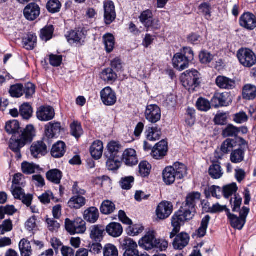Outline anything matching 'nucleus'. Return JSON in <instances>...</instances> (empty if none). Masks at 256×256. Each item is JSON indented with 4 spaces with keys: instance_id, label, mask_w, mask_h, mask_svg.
<instances>
[{
    "instance_id": "44",
    "label": "nucleus",
    "mask_w": 256,
    "mask_h": 256,
    "mask_svg": "<svg viewBox=\"0 0 256 256\" xmlns=\"http://www.w3.org/2000/svg\"><path fill=\"white\" fill-rule=\"evenodd\" d=\"M210 220V216L208 215L206 216L202 220L200 226L196 231L198 237L204 236L206 232L208 224Z\"/></svg>"
},
{
    "instance_id": "4",
    "label": "nucleus",
    "mask_w": 256,
    "mask_h": 256,
    "mask_svg": "<svg viewBox=\"0 0 256 256\" xmlns=\"http://www.w3.org/2000/svg\"><path fill=\"white\" fill-rule=\"evenodd\" d=\"M194 216L192 211L186 208H180L172 216V225L176 229L180 230L181 226L184 225L186 221L192 219Z\"/></svg>"
},
{
    "instance_id": "28",
    "label": "nucleus",
    "mask_w": 256,
    "mask_h": 256,
    "mask_svg": "<svg viewBox=\"0 0 256 256\" xmlns=\"http://www.w3.org/2000/svg\"><path fill=\"white\" fill-rule=\"evenodd\" d=\"M216 84L220 88L232 89L235 86V82L224 76H218L216 79Z\"/></svg>"
},
{
    "instance_id": "27",
    "label": "nucleus",
    "mask_w": 256,
    "mask_h": 256,
    "mask_svg": "<svg viewBox=\"0 0 256 256\" xmlns=\"http://www.w3.org/2000/svg\"><path fill=\"white\" fill-rule=\"evenodd\" d=\"M86 200L83 196H74L68 202V206L70 208L78 210L84 206Z\"/></svg>"
},
{
    "instance_id": "29",
    "label": "nucleus",
    "mask_w": 256,
    "mask_h": 256,
    "mask_svg": "<svg viewBox=\"0 0 256 256\" xmlns=\"http://www.w3.org/2000/svg\"><path fill=\"white\" fill-rule=\"evenodd\" d=\"M103 144L100 140H96L93 142L90 148V152L92 158L98 160L101 158L103 152Z\"/></svg>"
},
{
    "instance_id": "32",
    "label": "nucleus",
    "mask_w": 256,
    "mask_h": 256,
    "mask_svg": "<svg viewBox=\"0 0 256 256\" xmlns=\"http://www.w3.org/2000/svg\"><path fill=\"white\" fill-rule=\"evenodd\" d=\"M62 176V172L58 169L50 170L46 173L48 180L55 184H60Z\"/></svg>"
},
{
    "instance_id": "37",
    "label": "nucleus",
    "mask_w": 256,
    "mask_h": 256,
    "mask_svg": "<svg viewBox=\"0 0 256 256\" xmlns=\"http://www.w3.org/2000/svg\"><path fill=\"white\" fill-rule=\"evenodd\" d=\"M100 77L104 82H112L116 79L117 75L112 68H108L102 72Z\"/></svg>"
},
{
    "instance_id": "41",
    "label": "nucleus",
    "mask_w": 256,
    "mask_h": 256,
    "mask_svg": "<svg viewBox=\"0 0 256 256\" xmlns=\"http://www.w3.org/2000/svg\"><path fill=\"white\" fill-rule=\"evenodd\" d=\"M212 104L216 108L226 106V98L224 94H216L212 100Z\"/></svg>"
},
{
    "instance_id": "30",
    "label": "nucleus",
    "mask_w": 256,
    "mask_h": 256,
    "mask_svg": "<svg viewBox=\"0 0 256 256\" xmlns=\"http://www.w3.org/2000/svg\"><path fill=\"white\" fill-rule=\"evenodd\" d=\"M98 217L99 212L96 208L90 207L84 212V220L90 223L96 222Z\"/></svg>"
},
{
    "instance_id": "18",
    "label": "nucleus",
    "mask_w": 256,
    "mask_h": 256,
    "mask_svg": "<svg viewBox=\"0 0 256 256\" xmlns=\"http://www.w3.org/2000/svg\"><path fill=\"white\" fill-rule=\"evenodd\" d=\"M122 160L128 166L136 165L138 160L136 151L132 148L126 150L122 154Z\"/></svg>"
},
{
    "instance_id": "5",
    "label": "nucleus",
    "mask_w": 256,
    "mask_h": 256,
    "mask_svg": "<svg viewBox=\"0 0 256 256\" xmlns=\"http://www.w3.org/2000/svg\"><path fill=\"white\" fill-rule=\"evenodd\" d=\"M240 63L245 67L250 68L256 64V56L250 49L242 48L237 53Z\"/></svg>"
},
{
    "instance_id": "61",
    "label": "nucleus",
    "mask_w": 256,
    "mask_h": 256,
    "mask_svg": "<svg viewBox=\"0 0 256 256\" xmlns=\"http://www.w3.org/2000/svg\"><path fill=\"white\" fill-rule=\"evenodd\" d=\"M134 180V178L132 176L122 178L120 181V186L124 190H130L132 186Z\"/></svg>"
},
{
    "instance_id": "17",
    "label": "nucleus",
    "mask_w": 256,
    "mask_h": 256,
    "mask_svg": "<svg viewBox=\"0 0 256 256\" xmlns=\"http://www.w3.org/2000/svg\"><path fill=\"white\" fill-rule=\"evenodd\" d=\"M30 152L34 158H38L47 153V146L42 141L34 142L30 146Z\"/></svg>"
},
{
    "instance_id": "11",
    "label": "nucleus",
    "mask_w": 256,
    "mask_h": 256,
    "mask_svg": "<svg viewBox=\"0 0 256 256\" xmlns=\"http://www.w3.org/2000/svg\"><path fill=\"white\" fill-rule=\"evenodd\" d=\"M100 97L104 104L108 106L114 105L117 100L115 92L109 86L100 92Z\"/></svg>"
},
{
    "instance_id": "49",
    "label": "nucleus",
    "mask_w": 256,
    "mask_h": 256,
    "mask_svg": "<svg viewBox=\"0 0 256 256\" xmlns=\"http://www.w3.org/2000/svg\"><path fill=\"white\" fill-rule=\"evenodd\" d=\"M123 246L126 250L125 252L138 251V244L133 240L130 238H126L123 241Z\"/></svg>"
},
{
    "instance_id": "45",
    "label": "nucleus",
    "mask_w": 256,
    "mask_h": 256,
    "mask_svg": "<svg viewBox=\"0 0 256 256\" xmlns=\"http://www.w3.org/2000/svg\"><path fill=\"white\" fill-rule=\"evenodd\" d=\"M115 208V204L112 202L106 200L102 202L100 210L102 214H109L113 212Z\"/></svg>"
},
{
    "instance_id": "31",
    "label": "nucleus",
    "mask_w": 256,
    "mask_h": 256,
    "mask_svg": "<svg viewBox=\"0 0 256 256\" xmlns=\"http://www.w3.org/2000/svg\"><path fill=\"white\" fill-rule=\"evenodd\" d=\"M66 152V144L62 141L54 144L52 148V156L55 158H60L64 156Z\"/></svg>"
},
{
    "instance_id": "46",
    "label": "nucleus",
    "mask_w": 256,
    "mask_h": 256,
    "mask_svg": "<svg viewBox=\"0 0 256 256\" xmlns=\"http://www.w3.org/2000/svg\"><path fill=\"white\" fill-rule=\"evenodd\" d=\"M103 40L106 50L108 52H110L113 50L115 44L114 36L111 34H108L103 36Z\"/></svg>"
},
{
    "instance_id": "43",
    "label": "nucleus",
    "mask_w": 256,
    "mask_h": 256,
    "mask_svg": "<svg viewBox=\"0 0 256 256\" xmlns=\"http://www.w3.org/2000/svg\"><path fill=\"white\" fill-rule=\"evenodd\" d=\"M208 172L210 176L214 179H218L223 174L221 166L217 164H214L210 166Z\"/></svg>"
},
{
    "instance_id": "42",
    "label": "nucleus",
    "mask_w": 256,
    "mask_h": 256,
    "mask_svg": "<svg viewBox=\"0 0 256 256\" xmlns=\"http://www.w3.org/2000/svg\"><path fill=\"white\" fill-rule=\"evenodd\" d=\"M86 223L81 218H77L74 220V234H82L86 231Z\"/></svg>"
},
{
    "instance_id": "16",
    "label": "nucleus",
    "mask_w": 256,
    "mask_h": 256,
    "mask_svg": "<svg viewBox=\"0 0 256 256\" xmlns=\"http://www.w3.org/2000/svg\"><path fill=\"white\" fill-rule=\"evenodd\" d=\"M167 151V142L164 140H162L154 146L151 155L154 158L159 160L163 158L166 155Z\"/></svg>"
},
{
    "instance_id": "54",
    "label": "nucleus",
    "mask_w": 256,
    "mask_h": 256,
    "mask_svg": "<svg viewBox=\"0 0 256 256\" xmlns=\"http://www.w3.org/2000/svg\"><path fill=\"white\" fill-rule=\"evenodd\" d=\"M61 4L58 0H50L46 4V8L51 13H56L60 11Z\"/></svg>"
},
{
    "instance_id": "14",
    "label": "nucleus",
    "mask_w": 256,
    "mask_h": 256,
    "mask_svg": "<svg viewBox=\"0 0 256 256\" xmlns=\"http://www.w3.org/2000/svg\"><path fill=\"white\" fill-rule=\"evenodd\" d=\"M156 238L154 232H148L138 242L139 246L146 250L154 248Z\"/></svg>"
},
{
    "instance_id": "24",
    "label": "nucleus",
    "mask_w": 256,
    "mask_h": 256,
    "mask_svg": "<svg viewBox=\"0 0 256 256\" xmlns=\"http://www.w3.org/2000/svg\"><path fill=\"white\" fill-rule=\"evenodd\" d=\"M5 129L9 134H12L13 136L16 137L17 134L20 136L23 130L20 128V124L16 120H10L6 123Z\"/></svg>"
},
{
    "instance_id": "34",
    "label": "nucleus",
    "mask_w": 256,
    "mask_h": 256,
    "mask_svg": "<svg viewBox=\"0 0 256 256\" xmlns=\"http://www.w3.org/2000/svg\"><path fill=\"white\" fill-rule=\"evenodd\" d=\"M242 95L244 99H254L256 96V86L250 84L246 85L243 88Z\"/></svg>"
},
{
    "instance_id": "39",
    "label": "nucleus",
    "mask_w": 256,
    "mask_h": 256,
    "mask_svg": "<svg viewBox=\"0 0 256 256\" xmlns=\"http://www.w3.org/2000/svg\"><path fill=\"white\" fill-rule=\"evenodd\" d=\"M32 108L28 103L23 104L20 108V114L21 116L26 120L30 118L32 114Z\"/></svg>"
},
{
    "instance_id": "38",
    "label": "nucleus",
    "mask_w": 256,
    "mask_h": 256,
    "mask_svg": "<svg viewBox=\"0 0 256 256\" xmlns=\"http://www.w3.org/2000/svg\"><path fill=\"white\" fill-rule=\"evenodd\" d=\"M146 133L147 138L151 141L159 140L162 134L160 128L157 126L149 128Z\"/></svg>"
},
{
    "instance_id": "51",
    "label": "nucleus",
    "mask_w": 256,
    "mask_h": 256,
    "mask_svg": "<svg viewBox=\"0 0 256 256\" xmlns=\"http://www.w3.org/2000/svg\"><path fill=\"white\" fill-rule=\"evenodd\" d=\"M140 22L146 27L150 24V22L153 18L152 12L150 10H146L143 12L139 17Z\"/></svg>"
},
{
    "instance_id": "59",
    "label": "nucleus",
    "mask_w": 256,
    "mask_h": 256,
    "mask_svg": "<svg viewBox=\"0 0 256 256\" xmlns=\"http://www.w3.org/2000/svg\"><path fill=\"white\" fill-rule=\"evenodd\" d=\"M23 86L16 84L12 86L10 90V93L12 97L20 98L23 94Z\"/></svg>"
},
{
    "instance_id": "20",
    "label": "nucleus",
    "mask_w": 256,
    "mask_h": 256,
    "mask_svg": "<svg viewBox=\"0 0 256 256\" xmlns=\"http://www.w3.org/2000/svg\"><path fill=\"white\" fill-rule=\"evenodd\" d=\"M190 236L186 233L181 232L176 236L172 244L176 250H182L188 244Z\"/></svg>"
},
{
    "instance_id": "7",
    "label": "nucleus",
    "mask_w": 256,
    "mask_h": 256,
    "mask_svg": "<svg viewBox=\"0 0 256 256\" xmlns=\"http://www.w3.org/2000/svg\"><path fill=\"white\" fill-rule=\"evenodd\" d=\"M240 24L244 28L252 30L256 28V16L250 12L243 14L240 18Z\"/></svg>"
},
{
    "instance_id": "55",
    "label": "nucleus",
    "mask_w": 256,
    "mask_h": 256,
    "mask_svg": "<svg viewBox=\"0 0 256 256\" xmlns=\"http://www.w3.org/2000/svg\"><path fill=\"white\" fill-rule=\"evenodd\" d=\"M220 192L221 188L220 187L212 186L208 189H206L204 193L206 198L210 197V195H212V196L216 197L217 198H220Z\"/></svg>"
},
{
    "instance_id": "40",
    "label": "nucleus",
    "mask_w": 256,
    "mask_h": 256,
    "mask_svg": "<svg viewBox=\"0 0 256 256\" xmlns=\"http://www.w3.org/2000/svg\"><path fill=\"white\" fill-rule=\"evenodd\" d=\"M108 153L107 154L108 156H113L118 157V154L121 148V145L118 142L115 141H111L108 146Z\"/></svg>"
},
{
    "instance_id": "63",
    "label": "nucleus",
    "mask_w": 256,
    "mask_h": 256,
    "mask_svg": "<svg viewBox=\"0 0 256 256\" xmlns=\"http://www.w3.org/2000/svg\"><path fill=\"white\" fill-rule=\"evenodd\" d=\"M144 230V228L140 225H133L130 226L126 231L128 235L134 236L141 233Z\"/></svg>"
},
{
    "instance_id": "50",
    "label": "nucleus",
    "mask_w": 256,
    "mask_h": 256,
    "mask_svg": "<svg viewBox=\"0 0 256 256\" xmlns=\"http://www.w3.org/2000/svg\"><path fill=\"white\" fill-rule=\"evenodd\" d=\"M244 152L242 149H237L233 151L230 156V160L234 163H239L244 160Z\"/></svg>"
},
{
    "instance_id": "36",
    "label": "nucleus",
    "mask_w": 256,
    "mask_h": 256,
    "mask_svg": "<svg viewBox=\"0 0 256 256\" xmlns=\"http://www.w3.org/2000/svg\"><path fill=\"white\" fill-rule=\"evenodd\" d=\"M108 160L106 162V166L110 170H116L121 166L120 158L113 156H108L106 155Z\"/></svg>"
},
{
    "instance_id": "52",
    "label": "nucleus",
    "mask_w": 256,
    "mask_h": 256,
    "mask_svg": "<svg viewBox=\"0 0 256 256\" xmlns=\"http://www.w3.org/2000/svg\"><path fill=\"white\" fill-rule=\"evenodd\" d=\"M38 166L26 162H24L22 164V168L23 172L27 174L35 172L36 170H38Z\"/></svg>"
},
{
    "instance_id": "19",
    "label": "nucleus",
    "mask_w": 256,
    "mask_h": 256,
    "mask_svg": "<svg viewBox=\"0 0 256 256\" xmlns=\"http://www.w3.org/2000/svg\"><path fill=\"white\" fill-rule=\"evenodd\" d=\"M174 66L179 70H182L188 66L189 62L188 59L182 54H176L173 59Z\"/></svg>"
},
{
    "instance_id": "25",
    "label": "nucleus",
    "mask_w": 256,
    "mask_h": 256,
    "mask_svg": "<svg viewBox=\"0 0 256 256\" xmlns=\"http://www.w3.org/2000/svg\"><path fill=\"white\" fill-rule=\"evenodd\" d=\"M105 230L107 233L114 238H118L122 235L123 228L122 225L118 222H112L108 224Z\"/></svg>"
},
{
    "instance_id": "48",
    "label": "nucleus",
    "mask_w": 256,
    "mask_h": 256,
    "mask_svg": "<svg viewBox=\"0 0 256 256\" xmlns=\"http://www.w3.org/2000/svg\"><path fill=\"white\" fill-rule=\"evenodd\" d=\"M104 256H118V251L114 245L111 244H106L102 249Z\"/></svg>"
},
{
    "instance_id": "23",
    "label": "nucleus",
    "mask_w": 256,
    "mask_h": 256,
    "mask_svg": "<svg viewBox=\"0 0 256 256\" xmlns=\"http://www.w3.org/2000/svg\"><path fill=\"white\" fill-rule=\"evenodd\" d=\"M66 38L70 44L77 43L82 45L84 42L85 36L82 31L72 30L66 35Z\"/></svg>"
},
{
    "instance_id": "2",
    "label": "nucleus",
    "mask_w": 256,
    "mask_h": 256,
    "mask_svg": "<svg viewBox=\"0 0 256 256\" xmlns=\"http://www.w3.org/2000/svg\"><path fill=\"white\" fill-rule=\"evenodd\" d=\"M186 166L183 164L176 162L172 166L166 167L162 172V178L166 185L172 184L176 179L181 180L188 174Z\"/></svg>"
},
{
    "instance_id": "9",
    "label": "nucleus",
    "mask_w": 256,
    "mask_h": 256,
    "mask_svg": "<svg viewBox=\"0 0 256 256\" xmlns=\"http://www.w3.org/2000/svg\"><path fill=\"white\" fill-rule=\"evenodd\" d=\"M40 14V8L39 6L32 2L28 4L24 10V14L25 18L30 21L36 20Z\"/></svg>"
},
{
    "instance_id": "8",
    "label": "nucleus",
    "mask_w": 256,
    "mask_h": 256,
    "mask_svg": "<svg viewBox=\"0 0 256 256\" xmlns=\"http://www.w3.org/2000/svg\"><path fill=\"white\" fill-rule=\"evenodd\" d=\"M173 210V206L170 202L163 201L159 204L156 210V214L160 220L168 218Z\"/></svg>"
},
{
    "instance_id": "57",
    "label": "nucleus",
    "mask_w": 256,
    "mask_h": 256,
    "mask_svg": "<svg viewBox=\"0 0 256 256\" xmlns=\"http://www.w3.org/2000/svg\"><path fill=\"white\" fill-rule=\"evenodd\" d=\"M151 166L147 162H141L139 164V172L142 177L148 176L150 172Z\"/></svg>"
},
{
    "instance_id": "56",
    "label": "nucleus",
    "mask_w": 256,
    "mask_h": 256,
    "mask_svg": "<svg viewBox=\"0 0 256 256\" xmlns=\"http://www.w3.org/2000/svg\"><path fill=\"white\" fill-rule=\"evenodd\" d=\"M54 28L52 26L44 27L41 30L40 36L45 41L50 40L52 36Z\"/></svg>"
},
{
    "instance_id": "10",
    "label": "nucleus",
    "mask_w": 256,
    "mask_h": 256,
    "mask_svg": "<svg viewBox=\"0 0 256 256\" xmlns=\"http://www.w3.org/2000/svg\"><path fill=\"white\" fill-rule=\"evenodd\" d=\"M104 20L106 24H110L116 18L115 6L111 0L104 2Z\"/></svg>"
},
{
    "instance_id": "1",
    "label": "nucleus",
    "mask_w": 256,
    "mask_h": 256,
    "mask_svg": "<svg viewBox=\"0 0 256 256\" xmlns=\"http://www.w3.org/2000/svg\"><path fill=\"white\" fill-rule=\"evenodd\" d=\"M35 135L34 127L32 125H28L23 130V132L18 137V138H12L10 140V148L16 154L18 158H21L20 150L27 142L32 141Z\"/></svg>"
},
{
    "instance_id": "13",
    "label": "nucleus",
    "mask_w": 256,
    "mask_h": 256,
    "mask_svg": "<svg viewBox=\"0 0 256 256\" xmlns=\"http://www.w3.org/2000/svg\"><path fill=\"white\" fill-rule=\"evenodd\" d=\"M55 116L54 109L50 106L40 107L36 112L37 118L40 121L46 122L52 120Z\"/></svg>"
},
{
    "instance_id": "6",
    "label": "nucleus",
    "mask_w": 256,
    "mask_h": 256,
    "mask_svg": "<svg viewBox=\"0 0 256 256\" xmlns=\"http://www.w3.org/2000/svg\"><path fill=\"white\" fill-rule=\"evenodd\" d=\"M144 115L147 120L155 124L160 120L161 110L156 104H150L146 106Z\"/></svg>"
},
{
    "instance_id": "3",
    "label": "nucleus",
    "mask_w": 256,
    "mask_h": 256,
    "mask_svg": "<svg viewBox=\"0 0 256 256\" xmlns=\"http://www.w3.org/2000/svg\"><path fill=\"white\" fill-rule=\"evenodd\" d=\"M183 86L190 92H194L200 84V74L196 70H186L181 76Z\"/></svg>"
},
{
    "instance_id": "47",
    "label": "nucleus",
    "mask_w": 256,
    "mask_h": 256,
    "mask_svg": "<svg viewBox=\"0 0 256 256\" xmlns=\"http://www.w3.org/2000/svg\"><path fill=\"white\" fill-rule=\"evenodd\" d=\"M240 132V129L232 124H228L222 130V135L224 137H235Z\"/></svg>"
},
{
    "instance_id": "21",
    "label": "nucleus",
    "mask_w": 256,
    "mask_h": 256,
    "mask_svg": "<svg viewBox=\"0 0 256 256\" xmlns=\"http://www.w3.org/2000/svg\"><path fill=\"white\" fill-rule=\"evenodd\" d=\"M226 213L231 226L234 228L241 230L246 224L245 220L231 214L229 209H226Z\"/></svg>"
},
{
    "instance_id": "35",
    "label": "nucleus",
    "mask_w": 256,
    "mask_h": 256,
    "mask_svg": "<svg viewBox=\"0 0 256 256\" xmlns=\"http://www.w3.org/2000/svg\"><path fill=\"white\" fill-rule=\"evenodd\" d=\"M19 248L22 256H30L32 254L30 243L26 239H22L19 243Z\"/></svg>"
},
{
    "instance_id": "15",
    "label": "nucleus",
    "mask_w": 256,
    "mask_h": 256,
    "mask_svg": "<svg viewBox=\"0 0 256 256\" xmlns=\"http://www.w3.org/2000/svg\"><path fill=\"white\" fill-rule=\"evenodd\" d=\"M90 236L92 241L100 242L103 239L105 228L102 225H94L89 228Z\"/></svg>"
},
{
    "instance_id": "12",
    "label": "nucleus",
    "mask_w": 256,
    "mask_h": 256,
    "mask_svg": "<svg viewBox=\"0 0 256 256\" xmlns=\"http://www.w3.org/2000/svg\"><path fill=\"white\" fill-rule=\"evenodd\" d=\"M12 193L16 199L22 200V202L27 206H29L32 203V194H26L22 186H12Z\"/></svg>"
},
{
    "instance_id": "22",
    "label": "nucleus",
    "mask_w": 256,
    "mask_h": 256,
    "mask_svg": "<svg viewBox=\"0 0 256 256\" xmlns=\"http://www.w3.org/2000/svg\"><path fill=\"white\" fill-rule=\"evenodd\" d=\"M200 194L198 192H193L190 194L186 196V204L181 208H186L193 212L194 213V206L200 199Z\"/></svg>"
},
{
    "instance_id": "53",
    "label": "nucleus",
    "mask_w": 256,
    "mask_h": 256,
    "mask_svg": "<svg viewBox=\"0 0 256 256\" xmlns=\"http://www.w3.org/2000/svg\"><path fill=\"white\" fill-rule=\"evenodd\" d=\"M71 134L76 138H79L83 134L81 124L78 122H74L70 124Z\"/></svg>"
},
{
    "instance_id": "60",
    "label": "nucleus",
    "mask_w": 256,
    "mask_h": 256,
    "mask_svg": "<svg viewBox=\"0 0 256 256\" xmlns=\"http://www.w3.org/2000/svg\"><path fill=\"white\" fill-rule=\"evenodd\" d=\"M196 106L201 111L206 112L210 108V102L202 98H200L198 100Z\"/></svg>"
},
{
    "instance_id": "64",
    "label": "nucleus",
    "mask_w": 256,
    "mask_h": 256,
    "mask_svg": "<svg viewBox=\"0 0 256 256\" xmlns=\"http://www.w3.org/2000/svg\"><path fill=\"white\" fill-rule=\"evenodd\" d=\"M26 94V98H30L32 97L35 92V86L30 82H28L25 84L24 88H23V92Z\"/></svg>"
},
{
    "instance_id": "58",
    "label": "nucleus",
    "mask_w": 256,
    "mask_h": 256,
    "mask_svg": "<svg viewBox=\"0 0 256 256\" xmlns=\"http://www.w3.org/2000/svg\"><path fill=\"white\" fill-rule=\"evenodd\" d=\"M235 142L234 140L228 138L222 144L220 148L223 154H226L230 152L234 147Z\"/></svg>"
},
{
    "instance_id": "62",
    "label": "nucleus",
    "mask_w": 256,
    "mask_h": 256,
    "mask_svg": "<svg viewBox=\"0 0 256 256\" xmlns=\"http://www.w3.org/2000/svg\"><path fill=\"white\" fill-rule=\"evenodd\" d=\"M238 188L234 183L224 186L223 188V194L225 198H228L236 192Z\"/></svg>"
},
{
    "instance_id": "33",
    "label": "nucleus",
    "mask_w": 256,
    "mask_h": 256,
    "mask_svg": "<svg viewBox=\"0 0 256 256\" xmlns=\"http://www.w3.org/2000/svg\"><path fill=\"white\" fill-rule=\"evenodd\" d=\"M37 37L33 34H29L22 40L24 48L28 50H32L36 45Z\"/></svg>"
},
{
    "instance_id": "26",
    "label": "nucleus",
    "mask_w": 256,
    "mask_h": 256,
    "mask_svg": "<svg viewBox=\"0 0 256 256\" xmlns=\"http://www.w3.org/2000/svg\"><path fill=\"white\" fill-rule=\"evenodd\" d=\"M60 130L61 125L58 122H49L45 126V133L48 138H53L60 132Z\"/></svg>"
}]
</instances>
